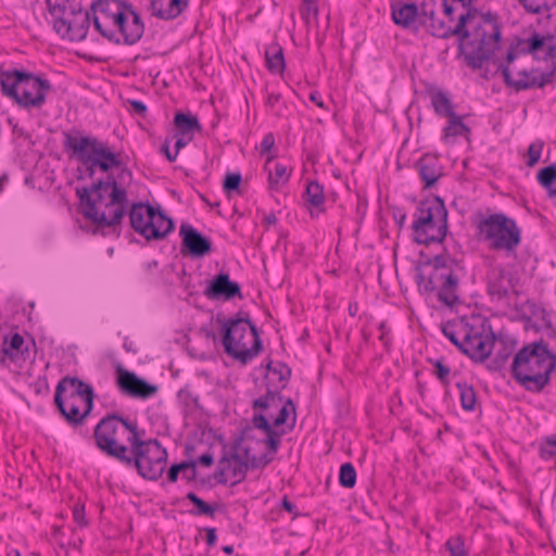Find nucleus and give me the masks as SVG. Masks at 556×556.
<instances>
[{
  "instance_id": "1",
  "label": "nucleus",
  "mask_w": 556,
  "mask_h": 556,
  "mask_svg": "<svg viewBox=\"0 0 556 556\" xmlns=\"http://www.w3.org/2000/svg\"><path fill=\"white\" fill-rule=\"evenodd\" d=\"M81 213L97 228L119 235L118 226L127 211V191L113 175L99 179L90 187L76 189Z\"/></svg>"
},
{
  "instance_id": "2",
  "label": "nucleus",
  "mask_w": 556,
  "mask_h": 556,
  "mask_svg": "<svg viewBox=\"0 0 556 556\" xmlns=\"http://www.w3.org/2000/svg\"><path fill=\"white\" fill-rule=\"evenodd\" d=\"M468 14L463 34H458V54L464 58L467 66L481 68L484 62L491 61L501 47L502 24L492 12L483 13L479 9L464 12Z\"/></svg>"
},
{
  "instance_id": "3",
  "label": "nucleus",
  "mask_w": 556,
  "mask_h": 556,
  "mask_svg": "<svg viewBox=\"0 0 556 556\" xmlns=\"http://www.w3.org/2000/svg\"><path fill=\"white\" fill-rule=\"evenodd\" d=\"M556 369V353L543 339L523 345L513 357L510 376L530 393H542Z\"/></svg>"
},
{
  "instance_id": "4",
  "label": "nucleus",
  "mask_w": 556,
  "mask_h": 556,
  "mask_svg": "<svg viewBox=\"0 0 556 556\" xmlns=\"http://www.w3.org/2000/svg\"><path fill=\"white\" fill-rule=\"evenodd\" d=\"M216 320L222 325V344L228 356L245 365L262 352L260 331L249 313L238 312L228 319L217 315Z\"/></svg>"
},
{
  "instance_id": "5",
  "label": "nucleus",
  "mask_w": 556,
  "mask_h": 556,
  "mask_svg": "<svg viewBox=\"0 0 556 556\" xmlns=\"http://www.w3.org/2000/svg\"><path fill=\"white\" fill-rule=\"evenodd\" d=\"M144 430L138 422L117 413L106 414L93 429L96 446L108 457L118 463Z\"/></svg>"
},
{
  "instance_id": "6",
  "label": "nucleus",
  "mask_w": 556,
  "mask_h": 556,
  "mask_svg": "<svg viewBox=\"0 0 556 556\" xmlns=\"http://www.w3.org/2000/svg\"><path fill=\"white\" fill-rule=\"evenodd\" d=\"M1 92L23 109L41 108L52 90L50 80L24 70L0 71Z\"/></svg>"
},
{
  "instance_id": "7",
  "label": "nucleus",
  "mask_w": 556,
  "mask_h": 556,
  "mask_svg": "<svg viewBox=\"0 0 556 556\" xmlns=\"http://www.w3.org/2000/svg\"><path fill=\"white\" fill-rule=\"evenodd\" d=\"M93 388L76 377L62 378L54 394V405L72 427L81 426L93 409Z\"/></svg>"
},
{
  "instance_id": "8",
  "label": "nucleus",
  "mask_w": 556,
  "mask_h": 556,
  "mask_svg": "<svg viewBox=\"0 0 556 556\" xmlns=\"http://www.w3.org/2000/svg\"><path fill=\"white\" fill-rule=\"evenodd\" d=\"M447 214L445 203L440 197L421 200L414 214L413 241L426 247L442 243L448 231Z\"/></svg>"
},
{
  "instance_id": "9",
  "label": "nucleus",
  "mask_w": 556,
  "mask_h": 556,
  "mask_svg": "<svg viewBox=\"0 0 556 556\" xmlns=\"http://www.w3.org/2000/svg\"><path fill=\"white\" fill-rule=\"evenodd\" d=\"M167 457V451L161 442L147 439L144 433L129 446L119 463L127 468H135L141 478L156 481L165 471Z\"/></svg>"
},
{
  "instance_id": "10",
  "label": "nucleus",
  "mask_w": 556,
  "mask_h": 556,
  "mask_svg": "<svg viewBox=\"0 0 556 556\" xmlns=\"http://www.w3.org/2000/svg\"><path fill=\"white\" fill-rule=\"evenodd\" d=\"M477 229L490 249L495 251L514 252L521 242V231L516 220L504 213H494L481 218Z\"/></svg>"
},
{
  "instance_id": "11",
  "label": "nucleus",
  "mask_w": 556,
  "mask_h": 556,
  "mask_svg": "<svg viewBox=\"0 0 556 556\" xmlns=\"http://www.w3.org/2000/svg\"><path fill=\"white\" fill-rule=\"evenodd\" d=\"M132 7L125 0H94L90 5L94 29L110 42L121 45V38L113 26L116 21L122 22L124 13Z\"/></svg>"
},
{
  "instance_id": "12",
  "label": "nucleus",
  "mask_w": 556,
  "mask_h": 556,
  "mask_svg": "<svg viewBox=\"0 0 556 556\" xmlns=\"http://www.w3.org/2000/svg\"><path fill=\"white\" fill-rule=\"evenodd\" d=\"M495 340L496 336L491 326L486 329L484 324L470 325L462 353L476 363H483L491 355Z\"/></svg>"
},
{
  "instance_id": "13",
  "label": "nucleus",
  "mask_w": 556,
  "mask_h": 556,
  "mask_svg": "<svg viewBox=\"0 0 556 556\" xmlns=\"http://www.w3.org/2000/svg\"><path fill=\"white\" fill-rule=\"evenodd\" d=\"M78 140H87V151L93 156L94 164L101 172L108 173L113 167L121 168L119 178L131 180V170L124 165L121 153L113 152L106 142L100 141L96 137H78Z\"/></svg>"
},
{
  "instance_id": "14",
  "label": "nucleus",
  "mask_w": 556,
  "mask_h": 556,
  "mask_svg": "<svg viewBox=\"0 0 556 556\" xmlns=\"http://www.w3.org/2000/svg\"><path fill=\"white\" fill-rule=\"evenodd\" d=\"M36 356V342L34 338L28 341L18 333L14 332L3 337L0 348V364L4 365L7 361L22 367L27 361H34Z\"/></svg>"
},
{
  "instance_id": "15",
  "label": "nucleus",
  "mask_w": 556,
  "mask_h": 556,
  "mask_svg": "<svg viewBox=\"0 0 556 556\" xmlns=\"http://www.w3.org/2000/svg\"><path fill=\"white\" fill-rule=\"evenodd\" d=\"M497 70L502 72L506 86L517 92L533 88H543L545 85L553 81L556 72V70L548 73H542L539 68H531L530 71L522 70L517 73L518 78H513L507 65L498 64Z\"/></svg>"
},
{
  "instance_id": "16",
  "label": "nucleus",
  "mask_w": 556,
  "mask_h": 556,
  "mask_svg": "<svg viewBox=\"0 0 556 556\" xmlns=\"http://www.w3.org/2000/svg\"><path fill=\"white\" fill-rule=\"evenodd\" d=\"M459 277L455 269L446 273H431L425 286V293L433 292L439 288L438 299L447 306H453L459 301L457 289Z\"/></svg>"
},
{
  "instance_id": "17",
  "label": "nucleus",
  "mask_w": 556,
  "mask_h": 556,
  "mask_svg": "<svg viewBox=\"0 0 556 556\" xmlns=\"http://www.w3.org/2000/svg\"><path fill=\"white\" fill-rule=\"evenodd\" d=\"M179 236L181 237L180 252L182 255L200 258L213 250L212 241L190 224L182 223L180 225Z\"/></svg>"
},
{
  "instance_id": "18",
  "label": "nucleus",
  "mask_w": 556,
  "mask_h": 556,
  "mask_svg": "<svg viewBox=\"0 0 556 556\" xmlns=\"http://www.w3.org/2000/svg\"><path fill=\"white\" fill-rule=\"evenodd\" d=\"M87 140H78L77 136H73L68 132L64 134L63 147L66 151L72 152V156L79 161L83 167L77 168V180H84L86 178H93L96 169L99 168L94 164V159L87 151Z\"/></svg>"
},
{
  "instance_id": "19",
  "label": "nucleus",
  "mask_w": 556,
  "mask_h": 556,
  "mask_svg": "<svg viewBox=\"0 0 556 556\" xmlns=\"http://www.w3.org/2000/svg\"><path fill=\"white\" fill-rule=\"evenodd\" d=\"M117 386L121 391L131 397L149 399L159 391L157 386L149 383L135 372L125 368H117Z\"/></svg>"
},
{
  "instance_id": "20",
  "label": "nucleus",
  "mask_w": 556,
  "mask_h": 556,
  "mask_svg": "<svg viewBox=\"0 0 556 556\" xmlns=\"http://www.w3.org/2000/svg\"><path fill=\"white\" fill-rule=\"evenodd\" d=\"M113 29L121 38V43L134 46L142 38L146 26L140 14L132 7L127 13H124L122 22H115Z\"/></svg>"
},
{
  "instance_id": "21",
  "label": "nucleus",
  "mask_w": 556,
  "mask_h": 556,
  "mask_svg": "<svg viewBox=\"0 0 556 556\" xmlns=\"http://www.w3.org/2000/svg\"><path fill=\"white\" fill-rule=\"evenodd\" d=\"M203 294L210 300L224 302L235 298L243 299L240 285L230 280L229 274L224 271H220L207 282Z\"/></svg>"
},
{
  "instance_id": "22",
  "label": "nucleus",
  "mask_w": 556,
  "mask_h": 556,
  "mask_svg": "<svg viewBox=\"0 0 556 556\" xmlns=\"http://www.w3.org/2000/svg\"><path fill=\"white\" fill-rule=\"evenodd\" d=\"M252 431L253 429L250 426L243 428L240 434L233 441L231 450L229 452H224L223 454L224 457H228L229 471H231V476L235 478V481L231 483V485H236L242 482L247 477L248 465L244 463L241 445L244 441L251 439Z\"/></svg>"
},
{
  "instance_id": "23",
  "label": "nucleus",
  "mask_w": 556,
  "mask_h": 556,
  "mask_svg": "<svg viewBox=\"0 0 556 556\" xmlns=\"http://www.w3.org/2000/svg\"><path fill=\"white\" fill-rule=\"evenodd\" d=\"M391 16L395 25L414 34L419 33V7L415 2L391 1Z\"/></svg>"
},
{
  "instance_id": "24",
  "label": "nucleus",
  "mask_w": 556,
  "mask_h": 556,
  "mask_svg": "<svg viewBox=\"0 0 556 556\" xmlns=\"http://www.w3.org/2000/svg\"><path fill=\"white\" fill-rule=\"evenodd\" d=\"M467 17H469L468 14L460 13L456 25L452 27L445 21L437 17V13H433V17H425L420 13L419 29L424 27L431 36L447 39L464 33Z\"/></svg>"
},
{
  "instance_id": "25",
  "label": "nucleus",
  "mask_w": 556,
  "mask_h": 556,
  "mask_svg": "<svg viewBox=\"0 0 556 556\" xmlns=\"http://www.w3.org/2000/svg\"><path fill=\"white\" fill-rule=\"evenodd\" d=\"M72 20L66 22L63 33L60 35L62 38L72 41H81L86 39L88 29L92 22L91 10L84 11L80 5H75L71 9Z\"/></svg>"
},
{
  "instance_id": "26",
  "label": "nucleus",
  "mask_w": 556,
  "mask_h": 556,
  "mask_svg": "<svg viewBox=\"0 0 556 556\" xmlns=\"http://www.w3.org/2000/svg\"><path fill=\"white\" fill-rule=\"evenodd\" d=\"M150 217L147 219L149 230H140L139 235L148 241H157L164 239L168 233L175 229L174 220L168 217L161 206H153V212H150Z\"/></svg>"
},
{
  "instance_id": "27",
  "label": "nucleus",
  "mask_w": 556,
  "mask_h": 556,
  "mask_svg": "<svg viewBox=\"0 0 556 556\" xmlns=\"http://www.w3.org/2000/svg\"><path fill=\"white\" fill-rule=\"evenodd\" d=\"M190 0H149L151 15L162 21H174L189 8Z\"/></svg>"
},
{
  "instance_id": "28",
  "label": "nucleus",
  "mask_w": 556,
  "mask_h": 556,
  "mask_svg": "<svg viewBox=\"0 0 556 556\" xmlns=\"http://www.w3.org/2000/svg\"><path fill=\"white\" fill-rule=\"evenodd\" d=\"M416 167L420 179L425 184V188H431L434 186L442 176V168L439 164V159L435 155L425 154L417 161Z\"/></svg>"
},
{
  "instance_id": "29",
  "label": "nucleus",
  "mask_w": 556,
  "mask_h": 556,
  "mask_svg": "<svg viewBox=\"0 0 556 556\" xmlns=\"http://www.w3.org/2000/svg\"><path fill=\"white\" fill-rule=\"evenodd\" d=\"M470 324L465 318L447 320L441 325L443 334L453 343L460 352L463 351L465 337L468 333Z\"/></svg>"
},
{
  "instance_id": "30",
  "label": "nucleus",
  "mask_w": 556,
  "mask_h": 556,
  "mask_svg": "<svg viewBox=\"0 0 556 556\" xmlns=\"http://www.w3.org/2000/svg\"><path fill=\"white\" fill-rule=\"evenodd\" d=\"M48 12L52 17L53 29L58 35H61L64 30L66 22L63 20V15H71V9L75 5L70 0H46L45 1Z\"/></svg>"
},
{
  "instance_id": "31",
  "label": "nucleus",
  "mask_w": 556,
  "mask_h": 556,
  "mask_svg": "<svg viewBox=\"0 0 556 556\" xmlns=\"http://www.w3.org/2000/svg\"><path fill=\"white\" fill-rule=\"evenodd\" d=\"M511 283L504 268L493 269L488 276V292L498 300L509 296Z\"/></svg>"
},
{
  "instance_id": "32",
  "label": "nucleus",
  "mask_w": 556,
  "mask_h": 556,
  "mask_svg": "<svg viewBox=\"0 0 556 556\" xmlns=\"http://www.w3.org/2000/svg\"><path fill=\"white\" fill-rule=\"evenodd\" d=\"M150 212H153V205L149 202H136L132 203L129 210V219L131 228L139 233L140 230L147 231L148 227L147 219L150 217Z\"/></svg>"
},
{
  "instance_id": "33",
  "label": "nucleus",
  "mask_w": 556,
  "mask_h": 556,
  "mask_svg": "<svg viewBox=\"0 0 556 556\" xmlns=\"http://www.w3.org/2000/svg\"><path fill=\"white\" fill-rule=\"evenodd\" d=\"M275 157V155H269L265 163V170L268 172V184L270 189H278L280 185H286L289 181L291 174V169L281 163H276L273 172L269 168V164Z\"/></svg>"
},
{
  "instance_id": "34",
  "label": "nucleus",
  "mask_w": 556,
  "mask_h": 556,
  "mask_svg": "<svg viewBox=\"0 0 556 556\" xmlns=\"http://www.w3.org/2000/svg\"><path fill=\"white\" fill-rule=\"evenodd\" d=\"M266 65L269 72L281 74L286 67L283 49L279 45H271L265 52Z\"/></svg>"
},
{
  "instance_id": "35",
  "label": "nucleus",
  "mask_w": 556,
  "mask_h": 556,
  "mask_svg": "<svg viewBox=\"0 0 556 556\" xmlns=\"http://www.w3.org/2000/svg\"><path fill=\"white\" fill-rule=\"evenodd\" d=\"M303 197L311 206L318 208L319 212H324V187L318 181L312 180L307 182Z\"/></svg>"
},
{
  "instance_id": "36",
  "label": "nucleus",
  "mask_w": 556,
  "mask_h": 556,
  "mask_svg": "<svg viewBox=\"0 0 556 556\" xmlns=\"http://www.w3.org/2000/svg\"><path fill=\"white\" fill-rule=\"evenodd\" d=\"M175 126L182 136L201 130V125L197 116L190 113L178 112L174 117Z\"/></svg>"
},
{
  "instance_id": "37",
  "label": "nucleus",
  "mask_w": 556,
  "mask_h": 556,
  "mask_svg": "<svg viewBox=\"0 0 556 556\" xmlns=\"http://www.w3.org/2000/svg\"><path fill=\"white\" fill-rule=\"evenodd\" d=\"M447 118V125L443 128V141L447 142L451 137L468 136L470 134V128L463 123L460 116L454 114Z\"/></svg>"
},
{
  "instance_id": "38",
  "label": "nucleus",
  "mask_w": 556,
  "mask_h": 556,
  "mask_svg": "<svg viewBox=\"0 0 556 556\" xmlns=\"http://www.w3.org/2000/svg\"><path fill=\"white\" fill-rule=\"evenodd\" d=\"M431 104L439 116L450 117L455 114L451 99L441 90L431 94Z\"/></svg>"
},
{
  "instance_id": "39",
  "label": "nucleus",
  "mask_w": 556,
  "mask_h": 556,
  "mask_svg": "<svg viewBox=\"0 0 556 556\" xmlns=\"http://www.w3.org/2000/svg\"><path fill=\"white\" fill-rule=\"evenodd\" d=\"M424 266L431 265L433 267L432 273H446L448 270L454 269V267L459 266V262L455 258L451 257L447 253L437 254L432 258H427L424 263Z\"/></svg>"
},
{
  "instance_id": "40",
  "label": "nucleus",
  "mask_w": 556,
  "mask_h": 556,
  "mask_svg": "<svg viewBox=\"0 0 556 556\" xmlns=\"http://www.w3.org/2000/svg\"><path fill=\"white\" fill-rule=\"evenodd\" d=\"M459 391L460 405L464 410L472 412L477 405V393L473 387L466 381H459L456 383Z\"/></svg>"
},
{
  "instance_id": "41",
  "label": "nucleus",
  "mask_w": 556,
  "mask_h": 556,
  "mask_svg": "<svg viewBox=\"0 0 556 556\" xmlns=\"http://www.w3.org/2000/svg\"><path fill=\"white\" fill-rule=\"evenodd\" d=\"M186 498H188L195 506V509L190 510L191 515L214 517L216 506L206 503L201 497H199L194 492L187 493Z\"/></svg>"
},
{
  "instance_id": "42",
  "label": "nucleus",
  "mask_w": 556,
  "mask_h": 556,
  "mask_svg": "<svg viewBox=\"0 0 556 556\" xmlns=\"http://www.w3.org/2000/svg\"><path fill=\"white\" fill-rule=\"evenodd\" d=\"M241 451L244 456V463L248 465V470L265 468L273 460V457L268 456L267 454H263L261 456L251 455V448L249 446L241 445Z\"/></svg>"
},
{
  "instance_id": "43",
  "label": "nucleus",
  "mask_w": 556,
  "mask_h": 556,
  "mask_svg": "<svg viewBox=\"0 0 556 556\" xmlns=\"http://www.w3.org/2000/svg\"><path fill=\"white\" fill-rule=\"evenodd\" d=\"M518 2L531 14L548 12L556 5V0H518Z\"/></svg>"
},
{
  "instance_id": "44",
  "label": "nucleus",
  "mask_w": 556,
  "mask_h": 556,
  "mask_svg": "<svg viewBox=\"0 0 556 556\" xmlns=\"http://www.w3.org/2000/svg\"><path fill=\"white\" fill-rule=\"evenodd\" d=\"M511 353L513 348L505 344L502 349L496 351L494 357L488 363V369L493 372L504 369Z\"/></svg>"
},
{
  "instance_id": "45",
  "label": "nucleus",
  "mask_w": 556,
  "mask_h": 556,
  "mask_svg": "<svg viewBox=\"0 0 556 556\" xmlns=\"http://www.w3.org/2000/svg\"><path fill=\"white\" fill-rule=\"evenodd\" d=\"M282 401V395L279 391H273L270 389H267V392L265 395L256 399L253 401L252 407L254 409L261 408L266 409L271 406H278V404Z\"/></svg>"
},
{
  "instance_id": "46",
  "label": "nucleus",
  "mask_w": 556,
  "mask_h": 556,
  "mask_svg": "<svg viewBox=\"0 0 556 556\" xmlns=\"http://www.w3.org/2000/svg\"><path fill=\"white\" fill-rule=\"evenodd\" d=\"M339 483L343 488H353L356 483V470L351 463H344L340 467Z\"/></svg>"
},
{
  "instance_id": "47",
  "label": "nucleus",
  "mask_w": 556,
  "mask_h": 556,
  "mask_svg": "<svg viewBox=\"0 0 556 556\" xmlns=\"http://www.w3.org/2000/svg\"><path fill=\"white\" fill-rule=\"evenodd\" d=\"M241 182L242 176L240 173H227L223 181V189L228 197L233 192L241 194Z\"/></svg>"
},
{
  "instance_id": "48",
  "label": "nucleus",
  "mask_w": 556,
  "mask_h": 556,
  "mask_svg": "<svg viewBox=\"0 0 556 556\" xmlns=\"http://www.w3.org/2000/svg\"><path fill=\"white\" fill-rule=\"evenodd\" d=\"M291 413L293 414L291 427H293L295 424V420H296L295 405L291 399H288L286 401L285 405L279 409V414L274 419L273 426L280 427V426L285 425Z\"/></svg>"
},
{
  "instance_id": "49",
  "label": "nucleus",
  "mask_w": 556,
  "mask_h": 556,
  "mask_svg": "<svg viewBox=\"0 0 556 556\" xmlns=\"http://www.w3.org/2000/svg\"><path fill=\"white\" fill-rule=\"evenodd\" d=\"M539 455L542 459L548 460L556 456V437L548 435L542 439L539 446Z\"/></svg>"
},
{
  "instance_id": "50",
  "label": "nucleus",
  "mask_w": 556,
  "mask_h": 556,
  "mask_svg": "<svg viewBox=\"0 0 556 556\" xmlns=\"http://www.w3.org/2000/svg\"><path fill=\"white\" fill-rule=\"evenodd\" d=\"M536 179L544 188H548L554 185L556 182V164L553 163L541 168L536 174Z\"/></svg>"
},
{
  "instance_id": "51",
  "label": "nucleus",
  "mask_w": 556,
  "mask_h": 556,
  "mask_svg": "<svg viewBox=\"0 0 556 556\" xmlns=\"http://www.w3.org/2000/svg\"><path fill=\"white\" fill-rule=\"evenodd\" d=\"M451 556H468L464 539L459 535L451 536L445 543Z\"/></svg>"
},
{
  "instance_id": "52",
  "label": "nucleus",
  "mask_w": 556,
  "mask_h": 556,
  "mask_svg": "<svg viewBox=\"0 0 556 556\" xmlns=\"http://www.w3.org/2000/svg\"><path fill=\"white\" fill-rule=\"evenodd\" d=\"M429 362L434 367L433 375L442 382V384L447 386L450 383L448 377L451 368L445 365L442 359H430Z\"/></svg>"
},
{
  "instance_id": "53",
  "label": "nucleus",
  "mask_w": 556,
  "mask_h": 556,
  "mask_svg": "<svg viewBox=\"0 0 556 556\" xmlns=\"http://www.w3.org/2000/svg\"><path fill=\"white\" fill-rule=\"evenodd\" d=\"M318 12L319 10L317 5V0H303V3L300 8V13L306 24L309 23L311 16L317 18Z\"/></svg>"
},
{
  "instance_id": "54",
  "label": "nucleus",
  "mask_w": 556,
  "mask_h": 556,
  "mask_svg": "<svg viewBox=\"0 0 556 556\" xmlns=\"http://www.w3.org/2000/svg\"><path fill=\"white\" fill-rule=\"evenodd\" d=\"M227 471H229V459H228V457L222 456L220 459L218 460V466L214 473V478L219 484L227 483V481H228L227 476H226Z\"/></svg>"
},
{
  "instance_id": "55",
  "label": "nucleus",
  "mask_w": 556,
  "mask_h": 556,
  "mask_svg": "<svg viewBox=\"0 0 556 556\" xmlns=\"http://www.w3.org/2000/svg\"><path fill=\"white\" fill-rule=\"evenodd\" d=\"M280 437L281 433H279L275 429L266 432V439L263 442L267 445L269 452H271L273 454L277 453L280 446Z\"/></svg>"
},
{
  "instance_id": "56",
  "label": "nucleus",
  "mask_w": 556,
  "mask_h": 556,
  "mask_svg": "<svg viewBox=\"0 0 556 556\" xmlns=\"http://www.w3.org/2000/svg\"><path fill=\"white\" fill-rule=\"evenodd\" d=\"M419 7V12L425 17H433V13H437L440 8V0H422Z\"/></svg>"
},
{
  "instance_id": "57",
  "label": "nucleus",
  "mask_w": 556,
  "mask_h": 556,
  "mask_svg": "<svg viewBox=\"0 0 556 556\" xmlns=\"http://www.w3.org/2000/svg\"><path fill=\"white\" fill-rule=\"evenodd\" d=\"M543 146L542 143H532L528 149L527 165L533 167L541 159Z\"/></svg>"
},
{
  "instance_id": "58",
  "label": "nucleus",
  "mask_w": 556,
  "mask_h": 556,
  "mask_svg": "<svg viewBox=\"0 0 556 556\" xmlns=\"http://www.w3.org/2000/svg\"><path fill=\"white\" fill-rule=\"evenodd\" d=\"M73 519L79 527H87L88 520L85 515V505L80 503H76L73 507Z\"/></svg>"
},
{
  "instance_id": "59",
  "label": "nucleus",
  "mask_w": 556,
  "mask_h": 556,
  "mask_svg": "<svg viewBox=\"0 0 556 556\" xmlns=\"http://www.w3.org/2000/svg\"><path fill=\"white\" fill-rule=\"evenodd\" d=\"M252 422L254 428L263 430L265 433L274 429V426L269 424L268 419L263 414H255Z\"/></svg>"
},
{
  "instance_id": "60",
  "label": "nucleus",
  "mask_w": 556,
  "mask_h": 556,
  "mask_svg": "<svg viewBox=\"0 0 556 556\" xmlns=\"http://www.w3.org/2000/svg\"><path fill=\"white\" fill-rule=\"evenodd\" d=\"M273 372L278 375L280 381H288L291 377V369L285 363H277L273 368Z\"/></svg>"
},
{
  "instance_id": "61",
  "label": "nucleus",
  "mask_w": 556,
  "mask_h": 556,
  "mask_svg": "<svg viewBox=\"0 0 556 556\" xmlns=\"http://www.w3.org/2000/svg\"><path fill=\"white\" fill-rule=\"evenodd\" d=\"M520 48H521V47L518 45L517 39H515V40L510 43L509 50H508V51H507V53H506V56H505V61H506V63L501 62L500 64H503V65H507V66H508L510 63H513V62L517 59V56H518L519 54H521V53L519 52V49H520Z\"/></svg>"
},
{
  "instance_id": "62",
  "label": "nucleus",
  "mask_w": 556,
  "mask_h": 556,
  "mask_svg": "<svg viewBox=\"0 0 556 556\" xmlns=\"http://www.w3.org/2000/svg\"><path fill=\"white\" fill-rule=\"evenodd\" d=\"M440 9H442L443 14L448 18L450 22L455 20L454 13L458 10L456 5L450 1L440 0Z\"/></svg>"
},
{
  "instance_id": "63",
  "label": "nucleus",
  "mask_w": 556,
  "mask_h": 556,
  "mask_svg": "<svg viewBox=\"0 0 556 556\" xmlns=\"http://www.w3.org/2000/svg\"><path fill=\"white\" fill-rule=\"evenodd\" d=\"M275 147V137L271 132L266 134L261 142V153H268Z\"/></svg>"
},
{
  "instance_id": "64",
  "label": "nucleus",
  "mask_w": 556,
  "mask_h": 556,
  "mask_svg": "<svg viewBox=\"0 0 556 556\" xmlns=\"http://www.w3.org/2000/svg\"><path fill=\"white\" fill-rule=\"evenodd\" d=\"M128 102L134 113L141 117L147 116L148 108L143 102L139 100H129Z\"/></svg>"
}]
</instances>
